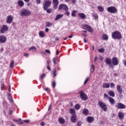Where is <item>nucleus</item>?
<instances>
[{"label": "nucleus", "mask_w": 126, "mask_h": 126, "mask_svg": "<svg viewBox=\"0 0 126 126\" xmlns=\"http://www.w3.org/2000/svg\"><path fill=\"white\" fill-rule=\"evenodd\" d=\"M112 38L114 39L121 40L123 36L120 32L116 31L112 33Z\"/></svg>", "instance_id": "nucleus-1"}, {"label": "nucleus", "mask_w": 126, "mask_h": 126, "mask_svg": "<svg viewBox=\"0 0 126 126\" xmlns=\"http://www.w3.org/2000/svg\"><path fill=\"white\" fill-rule=\"evenodd\" d=\"M20 14L21 16H29L30 15H31V11L27 9H23L21 10Z\"/></svg>", "instance_id": "nucleus-2"}, {"label": "nucleus", "mask_w": 126, "mask_h": 126, "mask_svg": "<svg viewBox=\"0 0 126 126\" xmlns=\"http://www.w3.org/2000/svg\"><path fill=\"white\" fill-rule=\"evenodd\" d=\"M51 4H52V1L49 0H45L43 5L44 10H47V8H49L51 6Z\"/></svg>", "instance_id": "nucleus-3"}, {"label": "nucleus", "mask_w": 126, "mask_h": 126, "mask_svg": "<svg viewBox=\"0 0 126 126\" xmlns=\"http://www.w3.org/2000/svg\"><path fill=\"white\" fill-rule=\"evenodd\" d=\"M107 10L110 13H117L118 12V9L115 6H110L107 7Z\"/></svg>", "instance_id": "nucleus-4"}, {"label": "nucleus", "mask_w": 126, "mask_h": 126, "mask_svg": "<svg viewBox=\"0 0 126 126\" xmlns=\"http://www.w3.org/2000/svg\"><path fill=\"white\" fill-rule=\"evenodd\" d=\"M82 27H83L82 28L83 29H85V30H87V31H88V32L93 33V30L92 29V28L90 26H89L86 24H85L82 25Z\"/></svg>", "instance_id": "nucleus-5"}, {"label": "nucleus", "mask_w": 126, "mask_h": 126, "mask_svg": "<svg viewBox=\"0 0 126 126\" xmlns=\"http://www.w3.org/2000/svg\"><path fill=\"white\" fill-rule=\"evenodd\" d=\"M98 105L104 112H107V105L101 101H98Z\"/></svg>", "instance_id": "nucleus-6"}, {"label": "nucleus", "mask_w": 126, "mask_h": 126, "mask_svg": "<svg viewBox=\"0 0 126 126\" xmlns=\"http://www.w3.org/2000/svg\"><path fill=\"white\" fill-rule=\"evenodd\" d=\"M59 10H62V9H63L65 11L68 10V7H67V5H65V4H61L59 7H58Z\"/></svg>", "instance_id": "nucleus-7"}, {"label": "nucleus", "mask_w": 126, "mask_h": 126, "mask_svg": "<svg viewBox=\"0 0 126 126\" xmlns=\"http://www.w3.org/2000/svg\"><path fill=\"white\" fill-rule=\"evenodd\" d=\"M5 31H8V27L6 25H3L2 26V28L0 30V32L1 34H4L5 33Z\"/></svg>", "instance_id": "nucleus-8"}, {"label": "nucleus", "mask_w": 126, "mask_h": 126, "mask_svg": "<svg viewBox=\"0 0 126 126\" xmlns=\"http://www.w3.org/2000/svg\"><path fill=\"white\" fill-rule=\"evenodd\" d=\"M115 108L117 109H126V105L121 102H119L116 104Z\"/></svg>", "instance_id": "nucleus-9"}, {"label": "nucleus", "mask_w": 126, "mask_h": 126, "mask_svg": "<svg viewBox=\"0 0 126 126\" xmlns=\"http://www.w3.org/2000/svg\"><path fill=\"white\" fill-rule=\"evenodd\" d=\"M12 21H13V17L11 15H8L6 20V23L10 24L12 23Z\"/></svg>", "instance_id": "nucleus-10"}, {"label": "nucleus", "mask_w": 126, "mask_h": 126, "mask_svg": "<svg viewBox=\"0 0 126 126\" xmlns=\"http://www.w3.org/2000/svg\"><path fill=\"white\" fill-rule=\"evenodd\" d=\"M6 36L4 35H0V43H5L6 42Z\"/></svg>", "instance_id": "nucleus-11"}, {"label": "nucleus", "mask_w": 126, "mask_h": 126, "mask_svg": "<svg viewBox=\"0 0 126 126\" xmlns=\"http://www.w3.org/2000/svg\"><path fill=\"white\" fill-rule=\"evenodd\" d=\"M111 62L113 65H118L119 64V61L116 57L113 58Z\"/></svg>", "instance_id": "nucleus-12"}, {"label": "nucleus", "mask_w": 126, "mask_h": 126, "mask_svg": "<svg viewBox=\"0 0 126 126\" xmlns=\"http://www.w3.org/2000/svg\"><path fill=\"white\" fill-rule=\"evenodd\" d=\"M53 9H57L59 5V0H53Z\"/></svg>", "instance_id": "nucleus-13"}, {"label": "nucleus", "mask_w": 126, "mask_h": 126, "mask_svg": "<svg viewBox=\"0 0 126 126\" xmlns=\"http://www.w3.org/2000/svg\"><path fill=\"white\" fill-rule=\"evenodd\" d=\"M80 97L82 99V100H84V101L87 100V95L85 93H82V92H80Z\"/></svg>", "instance_id": "nucleus-14"}, {"label": "nucleus", "mask_w": 126, "mask_h": 126, "mask_svg": "<svg viewBox=\"0 0 126 126\" xmlns=\"http://www.w3.org/2000/svg\"><path fill=\"white\" fill-rule=\"evenodd\" d=\"M71 122L72 123H76V115L72 114L70 118Z\"/></svg>", "instance_id": "nucleus-15"}, {"label": "nucleus", "mask_w": 126, "mask_h": 126, "mask_svg": "<svg viewBox=\"0 0 126 126\" xmlns=\"http://www.w3.org/2000/svg\"><path fill=\"white\" fill-rule=\"evenodd\" d=\"M78 17H80L81 19H85L86 18V15L83 13H80L78 14Z\"/></svg>", "instance_id": "nucleus-16"}, {"label": "nucleus", "mask_w": 126, "mask_h": 126, "mask_svg": "<svg viewBox=\"0 0 126 126\" xmlns=\"http://www.w3.org/2000/svg\"><path fill=\"white\" fill-rule=\"evenodd\" d=\"M117 91L120 94H122L123 93V89H122V86L120 85H117Z\"/></svg>", "instance_id": "nucleus-17"}, {"label": "nucleus", "mask_w": 126, "mask_h": 126, "mask_svg": "<svg viewBox=\"0 0 126 126\" xmlns=\"http://www.w3.org/2000/svg\"><path fill=\"white\" fill-rule=\"evenodd\" d=\"M105 63L106 64L109 65V64H111V63H112V60H111L110 58H106Z\"/></svg>", "instance_id": "nucleus-18"}, {"label": "nucleus", "mask_w": 126, "mask_h": 126, "mask_svg": "<svg viewBox=\"0 0 126 126\" xmlns=\"http://www.w3.org/2000/svg\"><path fill=\"white\" fill-rule=\"evenodd\" d=\"M102 40L103 41H108L109 40V36L106 34H103L102 36Z\"/></svg>", "instance_id": "nucleus-19"}, {"label": "nucleus", "mask_w": 126, "mask_h": 126, "mask_svg": "<svg viewBox=\"0 0 126 126\" xmlns=\"http://www.w3.org/2000/svg\"><path fill=\"white\" fill-rule=\"evenodd\" d=\"M18 5H19L20 7H23V6H24V2L22 0H18Z\"/></svg>", "instance_id": "nucleus-20"}, {"label": "nucleus", "mask_w": 126, "mask_h": 126, "mask_svg": "<svg viewBox=\"0 0 126 126\" xmlns=\"http://www.w3.org/2000/svg\"><path fill=\"white\" fill-rule=\"evenodd\" d=\"M87 121L88 123H92V122H94V118L92 117L89 116L87 118Z\"/></svg>", "instance_id": "nucleus-21"}, {"label": "nucleus", "mask_w": 126, "mask_h": 126, "mask_svg": "<svg viewBox=\"0 0 126 126\" xmlns=\"http://www.w3.org/2000/svg\"><path fill=\"white\" fill-rule=\"evenodd\" d=\"M62 17H63V14H58L56 16L55 18V21H57V20H59V19H61Z\"/></svg>", "instance_id": "nucleus-22"}, {"label": "nucleus", "mask_w": 126, "mask_h": 126, "mask_svg": "<svg viewBox=\"0 0 126 126\" xmlns=\"http://www.w3.org/2000/svg\"><path fill=\"white\" fill-rule=\"evenodd\" d=\"M109 101L110 103L111 104V105L115 104V99H114V98H113V97H109Z\"/></svg>", "instance_id": "nucleus-23"}, {"label": "nucleus", "mask_w": 126, "mask_h": 126, "mask_svg": "<svg viewBox=\"0 0 126 126\" xmlns=\"http://www.w3.org/2000/svg\"><path fill=\"white\" fill-rule=\"evenodd\" d=\"M59 122L60 124H61V125H63V124H64L65 123V121L63 118H59Z\"/></svg>", "instance_id": "nucleus-24"}, {"label": "nucleus", "mask_w": 126, "mask_h": 126, "mask_svg": "<svg viewBox=\"0 0 126 126\" xmlns=\"http://www.w3.org/2000/svg\"><path fill=\"white\" fill-rule=\"evenodd\" d=\"M118 117L120 120H123L124 118V113L123 112H119L118 113Z\"/></svg>", "instance_id": "nucleus-25"}, {"label": "nucleus", "mask_w": 126, "mask_h": 126, "mask_svg": "<svg viewBox=\"0 0 126 126\" xmlns=\"http://www.w3.org/2000/svg\"><path fill=\"white\" fill-rule=\"evenodd\" d=\"M39 35L41 37V38H44L46 36V34H45V32L43 31H40L39 32Z\"/></svg>", "instance_id": "nucleus-26"}, {"label": "nucleus", "mask_w": 126, "mask_h": 126, "mask_svg": "<svg viewBox=\"0 0 126 126\" xmlns=\"http://www.w3.org/2000/svg\"><path fill=\"white\" fill-rule=\"evenodd\" d=\"M45 24L46 27H51V26H53V23H51V22H47Z\"/></svg>", "instance_id": "nucleus-27"}, {"label": "nucleus", "mask_w": 126, "mask_h": 126, "mask_svg": "<svg viewBox=\"0 0 126 126\" xmlns=\"http://www.w3.org/2000/svg\"><path fill=\"white\" fill-rule=\"evenodd\" d=\"M102 87L103 88H109L110 87V84L109 83H105L103 84Z\"/></svg>", "instance_id": "nucleus-28"}, {"label": "nucleus", "mask_w": 126, "mask_h": 126, "mask_svg": "<svg viewBox=\"0 0 126 126\" xmlns=\"http://www.w3.org/2000/svg\"><path fill=\"white\" fill-rule=\"evenodd\" d=\"M108 94L110 96H111V97H115V93L113 91H109Z\"/></svg>", "instance_id": "nucleus-29"}, {"label": "nucleus", "mask_w": 126, "mask_h": 126, "mask_svg": "<svg viewBox=\"0 0 126 126\" xmlns=\"http://www.w3.org/2000/svg\"><path fill=\"white\" fill-rule=\"evenodd\" d=\"M95 70V66L94 64H92L91 68V73H93Z\"/></svg>", "instance_id": "nucleus-30"}, {"label": "nucleus", "mask_w": 126, "mask_h": 126, "mask_svg": "<svg viewBox=\"0 0 126 126\" xmlns=\"http://www.w3.org/2000/svg\"><path fill=\"white\" fill-rule=\"evenodd\" d=\"M71 16L72 17H76V10H73L71 12Z\"/></svg>", "instance_id": "nucleus-31"}, {"label": "nucleus", "mask_w": 126, "mask_h": 126, "mask_svg": "<svg viewBox=\"0 0 126 126\" xmlns=\"http://www.w3.org/2000/svg\"><path fill=\"white\" fill-rule=\"evenodd\" d=\"M89 113V111L87 109H85L83 111V114L86 116Z\"/></svg>", "instance_id": "nucleus-32"}, {"label": "nucleus", "mask_w": 126, "mask_h": 126, "mask_svg": "<svg viewBox=\"0 0 126 126\" xmlns=\"http://www.w3.org/2000/svg\"><path fill=\"white\" fill-rule=\"evenodd\" d=\"M47 12V13H48L49 14H50V13H52V12H53V9L52 8H47L46 10H45Z\"/></svg>", "instance_id": "nucleus-33"}, {"label": "nucleus", "mask_w": 126, "mask_h": 126, "mask_svg": "<svg viewBox=\"0 0 126 126\" xmlns=\"http://www.w3.org/2000/svg\"><path fill=\"white\" fill-rule=\"evenodd\" d=\"M13 121L18 124V125H23V122H21L20 121L15 119L13 120Z\"/></svg>", "instance_id": "nucleus-34"}, {"label": "nucleus", "mask_w": 126, "mask_h": 126, "mask_svg": "<svg viewBox=\"0 0 126 126\" xmlns=\"http://www.w3.org/2000/svg\"><path fill=\"white\" fill-rule=\"evenodd\" d=\"M97 9L99 11H104V8H103V7H102L101 6H97Z\"/></svg>", "instance_id": "nucleus-35"}, {"label": "nucleus", "mask_w": 126, "mask_h": 126, "mask_svg": "<svg viewBox=\"0 0 126 126\" xmlns=\"http://www.w3.org/2000/svg\"><path fill=\"white\" fill-rule=\"evenodd\" d=\"M75 110L73 108H71L70 109V114H71L72 115L75 114Z\"/></svg>", "instance_id": "nucleus-36"}, {"label": "nucleus", "mask_w": 126, "mask_h": 126, "mask_svg": "<svg viewBox=\"0 0 126 126\" xmlns=\"http://www.w3.org/2000/svg\"><path fill=\"white\" fill-rule=\"evenodd\" d=\"M53 77H56L57 76V70H56V68H55L53 70Z\"/></svg>", "instance_id": "nucleus-37"}, {"label": "nucleus", "mask_w": 126, "mask_h": 126, "mask_svg": "<svg viewBox=\"0 0 126 126\" xmlns=\"http://www.w3.org/2000/svg\"><path fill=\"white\" fill-rule=\"evenodd\" d=\"M3 88H4V83L2 82H1V87H0V90L2 91L3 90Z\"/></svg>", "instance_id": "nucleus-38"}, {"label": "nucleus", "mask_w": 126, "mask_h": 126, "mask_svg": "<svg viewBox=\"0 0 126 126\" xmlns=\"http://www.w3.org/2000/svg\"><path fill=\"white\" fill-rule=\"evenodd\" d=\"M29 51H32V52H36V51H37V49L36 48H30L29 49Z\"/></svg>", "instance_id": "nucleus-39"}, {"label": "nucleus", "mask_w": 126, "mask_h": 126, "mask_svg": "<svg viewBox=\"0 0 126 126\" xmlns=\"http://www.w3.org/2000/svg\"><path fill=\"white\" fill-rule=\"evenodd\" d=\"M56 60H58V56L56 57V58H54L53 59V62L54 63V65H56V63H57V61Z\"/></svg>", "instance_id": "nucleus-40"}, {"label": "nucleus", "mask_w": 126, "mask_h": 126, "mask_svg": "<svg viewBox=\"0 0 126 126\" xmlns=\"http://www.w3.org/2000/svg\"><path fill=\"white\" fill-rule=\"evenodd\" d=\"M75 108L76 110H79L80 109V105L78 104L75 105Z\"/></svg>", "instance_id": "nucleus-41"}, {"label": "nucleus", "mask_w": 126, "mask_h": 126, "mask_svg": "<svg viewBox=\"0 0 126 126\" xmlns=\"http://www.w3.org/2000/svg\"><path fill=\"white\" fill-rule=\"evenodd\" d=\"M65 13H64V15H66L67 16H69L70 15V13L68 12V10L65 11Z\"/></svg>", "instance_id": "nucleus-42"}, {"label": "nucleus", "mask_w": 126, "mask_h": 126, "mask_svg": "<svg viewBox=\"0 0 126 126\" xmlns=\"http://www.w3.org/2000/svg\"><path fill=\"white\" fill-rule=\"evenodd\" d=\"M98 51L99 53H104V52H105V49L100 48V49H98Z\"/></svg>", "instance_id": "nucleus-43"}, {"label": "nucleus", "mask_w": 126, "mask_h": 126, "mask_svg": "<svg viewBox=\"0 0 126 126\" xmlns=\"http://www.w3.org/2000/svg\"><path fill=\"white\" fill-rule=\"evenodd\" d=\"M46 77V74L44 73L40 76L41 79H44Z\"/></svg>", "instance_id": "nucleus-44"}, {"label": "nucleus", "mask_w": 126, "mask_h": 126, "mask_svg": "<svg viewBox=\"0 0 126 126\" xmlns=\"http://www.w3.org/2000/svg\"><path fill=\"white\" fill-rule=\"evenodd\" d=\"M89 78L87 77V78L85 79V81H84V85H85V84H86L88 82V81H89Z\"/></svg>", "instance_id": "nucleus-45"}, {"label": "nucleus", "mask_w": 126, "mask_h": 126, "mask_svg": "<svg viewBox=\"0 0 126 126\" xmlns=\"http://www.w3.org/2000/svg\"><path fill=\"white\" fill-rule=\"evenodd\" d=\"M82 125V122L81 121H78L77 123V126H81Z\"/></svg>", "instance_id": "nucleus-46"}, {"label": "nucleus", "mask_w": 126, "mask_h": 126, "mask_svg": "<svg viewBox=\"0 0 126 126\" xmlns=\"http://www.w3.org/2000/svg\"><path fill=\"white\" fill-rule=\"evenodd\" d=\"M110 87L111 88H115V84H114V83H111L110 84Z\"/></svg>", "instance_id": "nucleus-47"}, {"label": "nucleus", "mask_w": 126, "mask_h": 126, "mask_svg": "<svg viewBox=\"0 0 126 126\" xmlns=\"http://www.w3.org/2000/svg\"><path fill=\"white\" fill-rule=\"evenodd\" d=\"M14 64V62L13 61H12L10 63V67H11V68H12V67H13Z\"/></svg>", "instance_id": "nucleus-48"}, {"label": "nucleus", "mask_w": 126, "mask_h": 126, "mask_svg": "<svg viewBox=\"0 0 126 126\" xmlns=\"http://www.w3.org/2000/svg\"><path fill=\"white\" fill-rule=\"evenodd\" d=\"M52 86L53 88H55V87H56V81H53L52 83Z\"/></svg>", "instance_id": "nucleus-49"}, {"label": "nucleus", "mask_w": 126, "mask_h": 126, "mask_svg": "<svg viewBox=\"0 0 126 126\" xmlns=\"http://www.w3.org/2000/svg\"><path fill=\"white\" fill-rule=\"evenodd\" d=\"M71 3H73V4H75V3H76V0H70Z\"/></svg>", "instance_id": "nucleus-50"}, {"label": "nucleus", "mask_w": 126, "mask_h": 126, "mask_svg": "<svg viewBox=\"0 0 126 126\" xmlns=\"http://www.w3.org/2000/svg\"><path fill=\"white\" fill-rule=\"evenodd\" d=\"M108 65H109V66L111 68H114V65L113 64L111 63L110 64H108Z\"/></svg>", "instance_id": "nucleus-51"}, {"label": "nucleus", "mask_w": 126, "mask_h": 126, "mask_svg": "<svg viewBox=\"0 0 126 126\" xmlns=\"http://www.w3.org/2000/svg\"><path fill=\"white\" fill-rule=\"evenodd\" d=\"M36 2L37 4H40L41 2V0H36Z\"/></svg>", "instance_id": "nucleus-52"}, {"label": "nucleus", "mask_w": 126, "mask_h": 126, "mask_svg": "<svg viewBox=\"0 0 126 126\" xmlns=\"http://www.w3.org/2000/svg\"><path fill=\"white\" fill-rule=\"evenodd\" d=\"M45 53H47V54H51V52L49 50H46Z\"/></svg>", "instance_id": "nucleus-53"}, {"label": "nucleus", "mask_w": 126, "mask_h": 126, "mask_svg": "<svg viewBox=\"0 0 126 126\" xmlns=\"http://www.w3.org/2000/svg\"><path fill=\"white\" fill-rule=\"evenodd\" d=\"M104 97H105V98H110V97H109V95H108V94H104Z\"/></svg>", "instance_id": "nucleus-54"}, {"label": "nucleus", "mask_w": 126, "mask_h": 126, "mask_svg": "<svg viewBox=\"0 0 126 126\" xmlns=\"http://www.w3.org/2000/svg\"><path fill=\"white\" fill-rule=\"evenodd\" d=\"M9 100L10 102H11V103H13V100H12V99H11V97H9Z\"/></svg>", "instance_id": "nucleus-55"}, {"label": "nucleus", "mask_w": 126, "mask_h": 126, "mask_svg": "<svg viewBox=\"0 0 126 126\" xmlns=\"http://www.w3.org/2000/svg\"><path fill=\"white\" fill-rule=\"evenodd\" d=\"M24 123H27V124H28L30 121L29 120H24Z\"/></svg>", "instance_id": "nucleus-56"}, {"label": "nucleus", "mask_w": 126, "mask_h": 126, "mask_svg": "<svg viewBox=\"0 0 126 126\" xmlns=\"http://www.w3.org/2000/svg\"><path fill=\"white\" fill-rule=\"evenodd\" d=\"M24 56L26 58H28L29 54H28V53H25Z\"/></svg>", "instance_id": "nucleus-57"}, {"label": "nucleus", "mask_w": 126, "mask_h": 126, "mask_svg": "<svg viewBox=\"0 0 126 126\" xmlns=\"http://www.w3.org/2000/svg\"><path fill=\"white\" fill-rule=\"evenodd\" d=\"M8 91H9V92H11V87H10V85L9 86Z\"/></svg>", "instance_id": "nucleus-58"}, {"label": "nucleus", "mask_w": 126, "mask_h": 126, "mask_svg": "<svg viewBox=\"0 0 126 126\" xmlns=\"http://www.w3.org/2000/svg\"><path fill=\"white\" fill-rule=\"evenodd\" d=\"M45 91H47V92H50V90H49V88H46L45 89Z\"/></svg>", "instance_id": "nucleus-59"}, {"label": "nucleus", "mask_w": 126, "mask_h": 126, "mask_svg": "<svg viewBox=\"0 0 126 126\" xmlns=\"http://www.w3.org/2000/svg\"><path fill=\"white\" fill-rule=\"evenodd\" d=\"M82 35H83V36L84 37H87V34L86 33H82Z\"/></svg>", "instance_id": "nucleus-60"}, {"label": "nucleus", "mask_w": 126, "mask_h": 126, "mask_svg": "<svg viewBox=\"0 0 126 126\" xmlns=\"http://www.w3.org/2000/svg\"><path fill=\"white\" fill-rule=\"evenodd\" d=\"M41 126H45V123L44 122H41L40 124Z\"/></svg>", "instance_id": "nucleus-61"}, {"label": "nucleus", "mask_w": 126, "mask_h": 126, "mask_svg": "<svg viewBox=\"0 0 126 126\" xmlns=\"http://www.w3.org/2000/svg\"><path fill=\"white\" fill-rule=\"evenodd\" d=\"M59 53H60V52H59V50H57L56 51V56H58Z\"/></svg>", "instance_id": "nucleus-62"}, {"label": "nucleus", "mask_w": 126, "mask_h": 126, "mask_svg": "<svg viewBox=\"0 0 126 126\" xmlns=\"http://www.w3.org/2000/svg\"><path fill=\"white\" fill-rule=\"evenodd\" d=\"M99 59L100 61H103V60H104V58H103L102 56H100Z\"/></svg>", "instance_id": "nucleus-63"}, {"label": "nucleus", "mask_w": 126, "mask_h": 126, "mask_svg": "<svg viewBox=\"0 0 126 126\" xmlns=\"http://www.w3.org/2000/svg\"><path fill=\"white\" fill-rule=\"evenodd\" d=\"M124 64L125 66H126V61H124Z\"/></svg>", "instance_id": "nucleus-64"}]
</instances>
